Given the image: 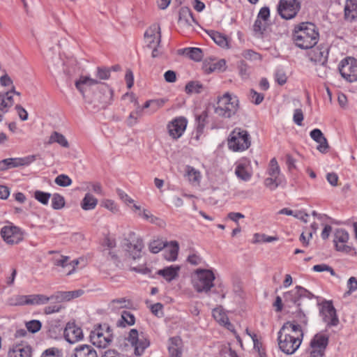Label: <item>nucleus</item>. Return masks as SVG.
Here are the masks:
<instances>
[{"label":"nucleus","instance_id":"25","mask_svg":"<svg viewBox=\"0 0 357 357\" xmlns=\"http://www.w3.org/2000/svg\"><path fill=\"white\" fill-rule=\"evenodd\" d=\"M73 357H98L95 349L88 344H81L74 349Z\"/></svg>","mask_w":357,"mask_h":357},{"label":"nucleus","instance_id":"49","mask_svg":"<svg viewBox=\"0 0 357 357\" xmlns=\"http://www.w3.org/2000/svg\"><path fill=\"white\" fill-rule=\"evenodd\" d=\"M54 182L61 187H68L72 184V179L66 174H60L56 177Z\"/></svg>","mask_w":357,"mask_h":357},{"label":"nucleus","instance_id":"19","mask_svg":"<svg viewBox=\"0 0 357 357\" xmlns=\"http://www.w3.org/2000/svg\"><path fill=\"white\" fill-rule=\"evenodd\" d=\"M186 126L187 121L185 118H176L167 126L169 134L173 139H178L184 132Z\"/></svg>","mask_w":357,"mask_h":357},{"label":"nucleus","instance_id":"23","mask_svg":"<svg viewBox=\"0 0 357 357\" xmlns=\"http://www.w3.org/2000/svg\"><path fill=\"white\" fill-rule=\"evenodd\" d=\"M168 351L169 357H182V340L179 337H173L169 338Z\"/></svg>","mask_w":357,"mask_h":357},{"label":"nucleus","instance_id":"13","mask_svg":"<svg viewBox=\"0 0 357 357\" xmlns=\"http://www.w3.org/2000/svg\"><path fill=\"white\" fill-rule=\"evenodd\" d=\"M3 241L9 245L17 244L23 240V232L20 228L13 226H4L1 230Z\"/></svg>","mask_w":357,"mask_h":357},{"label":"nucleus","instance_id":"58","mask_svg":"<svg viewBox=\"0 0 357 357\" xmlns=\"http://www.w3.org/2000/svg\"><path fill=\"white\" fill-rule=\"evenodd\" d=\"M96 75L100 79H107L110 76V71L106 68H98Z\"/></svg>","mask_w":357,"mask_h":357},{"label":"nucleus","instance_id":"21","mask_svg":"<svg viewBox=\"0 0 357 357\" xmlns=\"http://www.w3.org/2000/svg\"><path fill=\"white\" fill-rule=\"evenodd\" d=\"M8 356V357H31V348L26 343L15 344L9 349Z\"/></svg>","mask_w":357,"mask_h":357},{"label":"nucleus","instance_id":"45","mask_svg":"<svg viewBox=\"0 0 357 357\" xmlns=\"http://www.w3.org/2000/svg\"><path fill=\"white\" fill-rule=\"evenodd\" d=\"M213 316L214 319L222 325L229 324L228 318L221 309H214L213 311Z\"/></svg>","mask_w":357,"mask_h":357},{"label":"nucleus","instance_id":"61","mask_svg":"<svg viewBox=\"0 0 357 357\" xmlns=\"http://www.w3.org/2000/svg\"><path fill=\"white\" fill-rule=\"evenodd\" d=\"M164 78L167 82L173 83L176 80V74L173 70H167L164 74Z\"/></svg>","mask_w":357,"mask_h":357},{"label":"nucleus","instance_id":"40","mask_svg":"<svg viewBox=\"0 0 357 357\" xmlns=\"http://www.w3.org/2000/svg\"><path fill=\"white\" fill-rule=\"evenodd\" d=\"M183 54L188 56L190 59L199 61H201L203 57L202 51L201 49L197 47H188L183 50Z\"/></svg>","mask_w":357,"mask_h":357},{"label":"nucleus","instance_id":"5","mask_svg":"<svg viewBox=\"0 0 357 357\" xmlns=\"http://www.w3.org/2000/svg\"><path fill=\"white\" fill-rule=\"evenodd\" d=\"M238 108V100L229 93H225L218 99L215 113L222 118H230L236 114Z\"/></svg>","mask_w":357,"mask_h":357},{"label":"nucleus","instance_id":"20","mask_svg":"<svg viewBox=\"0 0 357 357\" xmlns=\"http://www.w3.org/2000/svg\"><path fill=\"white\" fill-rule=\"evenodd\" d=\"M309 52V57L311 61L315 63H319L324 64L326 62L328 56V46L320 44Z\"/></svg>","mask_w":357,"mask_h":357},{"label":"nucleus","instance_id":"17","mask_svg":"<svg viewBox=\"0 0 357 357\" xmlns=\"http://www.w3.org/2000/svg\"><path fill=\"white\" fill-rule=\"evenodd\" d=\"M64 337L70 344H75L84 337L82 330L74 322H68L64 330Z\"/></svg>","mask_w":357,"mask_h":357},{"label":"nucleus","instance_id":"24","mask_svg":"<svg viewBox=\"0 0 357 357\" xmlns=\"http://www.w3.org/2000/svg\"><path fill=\"white\" fill-rule=\"evenodd\" d=\"M195 22L192 13L188 7H182L179 10L178 24L183 27L192 26Z\"/></svg>","mask_w":357,"mask_h":357},{"label":"nucleus","instance_id":"12","mask_svg":"<svg viewBox=\"0 0 357 357\" xmlns=\"http://www.w3.org/2000/svg\"><path fill=\"white\" fill-rule=\"evenodd\" d=\"M36 160V155H31L24 158H10L0 161V171L27 166Z\"/></svg>","mask_w":357,"mask_h":357},{"label":"nucleus","instance_id":"56","mask_svg":"<svg viewBox=\"0 0 357 357\" xmlns=\"http://www.w3.org/2000/svg\"><path fill=\"white\" fill-rule=\"evenodd\" d=\"M141 116V109H137L135 112H132L130 114L128 123L130 126H132L137 123L138 117Z\"/></svg>","mask_w":357,"mask_h":357},{"label":"nucleus","instance_id":"43","mask_svg":"<svg viewBox=\"0 0 357 357\" xmlns=\"http://www.w3.org/2000/svg\"><path fill=\"white\" fill-rule=\"evenodd\" d=\"M31 305H44L51 301L50 296L43 294H31L30 295Z\"/></svg>","mask_w":357,"mask_h":357},{"label":"nucleus","instance_id":"22","mask_svg":"<svg viewBox=\"0 0 357 357\" xmlns=\"http://www.w3.org/2000/svg\"><path fill=\"white\" fill-rule=\"evenodd\" d=\"M310 135L314 141L319 144L317 149L319 152L325 153L328 151L329 145L321 130L315 128L310 132Z\"/></svg>","mask_w":357,"mask_h":357},{"label":"nucleus","instance_id":"3","mask_svg":"<svg viewBox=\"0 0 357 357\" xmlns=\"http://www.w3.org/2000/svg\"><path fill=\"white\" fill-rule=\"evenodd\" d=\"M319 31L316 26L310 22H301L294 26L292 40L298 47L307 50L314 47L318 43Z\"/></svg>","mask_w":357,"mask_h":357},{"label":"nucleus","instance_id":"47","mask_svg":"<svg viewBox=\"0 0 357 357\" xmlns=\"http://www.w3.org/2000/svg\"><path fill=\"white\" fill-rule=\"evenodd\" d=\"M202 89V84L199 82H190L185 86V92L187 93H198Z\"/></svg>","mask_w":357,"mask_h":357},{"label":"nucleus","instance_id":"32","mask_svg":"<svg viewBox=\"0 0 357 357\" xmlns=\"http://www.w3.org/2000/svg\"><path fill=\"white\" fill-rule=\"evenodd\" d=\"M132 305V303L129 299L126 298H119L113 299L109 304V307L116 311L122 308H129Z\"/></svg>","mask_w":357,"mask_h":357},{"label":"nucleus","instance_id":"4","mask_svg":"<svg viewBox=\"0 0 357 357\" xmlns=\"http://www.w3.org/2000/svg\"><path fill=\"white\" fill-rule=\"evenodd\" d=\"M228 148L234 152L247 150L251 145V137L249 132L240 128H234L227 139Z\"/></svg>","mask_w":357,"mask_h":357},{"label":"nucleus","instance_id":"34","mask_svg":"<svg viewBox=\"0 0 357 357\" xmlns=\"http://www.w3.org/2000/svg\"><path fill=\"white\" fill-rule=\"evenodd\" d=\"M97 204L98 199L91 194L86 193L82 201L81 206L84 211H89L94 209Z\"/></svg>","mask_w":357,"mask_h":357},{"label":"nucleus","instance_id":"28","mask_svg":"<svg viewBox=\"0 0 357 357\" xmlns=\"http://www.w3.org/2000/svg\"><path fill=\"white\" fill-rule=\"evenodd\" d=\"M165 258L168 261H175L177 259L178 252V243L176 241H170L166 246Z\"/></svg>","mask_w":357,"mask_h":357},{"label":"nucleus","instance_id":"39","mask_svg":"<svg viewBox=\"0 0 357 357\" xmlns=\"http://www.w3.org/2000/svg\"><path fill=\"white\" fill-rule=\"evenodd\" d=\"M267 174L269 176L283 178L280 174V169L278 161L275 158H272L269 162L268 167L267 169Z\"/></svg>","mask_w":357,"mask_h":357},{"label":"nucleus","instance_id":"16","mask_svg":"<svg viewBox=\"0 0 357 357\" xmlns=\"http://www.w3.org/2000/svg\"><path fill=\"white\" fill-rule=\"evenodd\" d=\"M349 236L347 231L342 229H337L334 233L333 242L335 248L339 252L349 253L351 250V247L347 245Z\"/></svg>","mask_w":357,"mask_h":357},{"label":"nucleus","instance_id":"42","mask_svg":"<svg viewBox=\"0 0 357 357\" xmlns=\"http://www.w3.org/2000/svg\"><path fill=\"white\" fill-rule=\"evenodd\" d=\"M284 181L283 178L269 176L264 180V185L271 190H275Z\"/></svg>","mask_w":357,"mask_h":357},{"label":"nucleus","instance_id":"2","mask_svg":"<svg viewBox=\"0 0 357 357\" xmlns=\"http://www.w3.org/2000/svg\"><path fill=\"white\" fill-rule=\"evenodd\" d=\"M301 324L296 321H287L280 329L278 342L280 349L286 354H293L299 348L303 337L301 324L306 326L307 319L301 312H298Z\"/></svg>","mask_w":357,"mask_h":357},{"label":"nucleus","instance_id":"62","mask_svg":"<svg viewBox=\"0 0 357 357\" xmlns=\"http://www.w3.org/2000/svg\"><path fill=\"white\" fill-rule=\"evenodd\" d=\"M347 287L349 289L348 294L357 290V279L355 277H351L347 282Z\"/></svg>","mask_w":357,"mask_h":357},{"label":"nucleus","instance_id":"30","mask_svg":"<svg viewBox=\"0 0 357 357\" xmlns=\"http://www.w3.org/2000/svg\"><path fill=\"white\" fill-rule=\"evenodd\" d=\"M344 15L348 20H354L357 17V0H346Z\"/></svg>","mask_w":357,"mask_h":357},{"label":"nucleus","instance_id":"38","mask_svg":"<svg viewBox=\"0 0 357 357\" xmlns=\"http://www.w3.org/2000/svg\"><path fill=\"white\" fill-rule=\"evenodd\" d=\"M235 174L238 178L244 181H249L252 177V172L248 171L245 165L242 163L237 165L235 169Z\"/></svg>","mask_w":357,"mask_h":357},{"label":"nucleus","instance_id":"63","mask_svg":"<svg viewBox=\"0 0 357 357\" xmlns=\"http://www.w3.org/2000/svg\"><path fill=\"white\" fill-rule=\"evenodd\" d=\"M188 261L190 264L196 266L202 263V259L200 256L197 255V254H192L188 256Z\"/></svg>","mask_w":357,"mask_h":357},{"label":"nucleus","instance_id":"53","mask_svg":"<svg viewBox=\"0 0 357 357\" xmlns=\"http://www.w3.org/2000/svg\"><path fill=\"white\" fill-rule=\"evenodd\" d=\"M266 22L263 21L262 20L257 17L255 22L253 29L255 32L261 34L263 31L266 29Z\"/></svg>","mask_w":357,"mask_h":357},{"label":"nucleus","instance_id":"9","mask_svg":"<svg viewBox=\"0 0 357 357\" xmlns=\"http://www.w3.org/2000/svg\"><path fill=\"white\" fill-rule=\"evenodd\" d=\"M338 69L343 78L350 82L357 81V60L353 57H347L342 60Z\"/></svg>","mask_w":357,"mask_h":357},{"label":"nucleus","instance_id":"55","mask_svg":"<svg viewBox=\"0 0 357 357\" xmlns=\"http://www.w3.org/2000/svg\"><path fill=\"white\" fill-rule=\"evenodd\" d=\"M68 293H66V291H57L55 294L50 296L51 300H56L58 302L68 301Z\"/></svg>","mask_w":357,"mask_h":357},{"label":"nucleus","instance_id":"29","mask_svg":"<svg viewBox=\"0 0 357 357\" xmlns=\"http://www.w3.org/2000/svg\"><path fill=\"white\" fill-rule=\"evenodd\" d=\"M68 257L59 256V257H54L52 259V262L54 266H61L62 268H66L68 266H72L73 269L67 273V275H70L72 273L73 271H74L75 266L78 264L79 261L73 260L70 263H68Z\"/></svg>","mask_w":357,"mask_h":357},{"label":"nucleus","instance_id":"41","mask_svg":"<svg viewBox=\"0 0 357 357\" xmlns=\"http://www.w3.org/2000/svg\"><path fill=\"white\" fill-rule=\"evenodd\" d=\"M185 172L188 179L190 183H199L200 182L202 176L199 171L192 167L187 166Z\"/></svg>","mask_w":357,"mask_h":357},{"label":"nucleus","instance_id":"31","mask_svg":"<svg viewBox=\"0 0 357 357\" xmlns=\"http://www.w3.org/2000/svg\"><path fill=\"white\" fill-rule=\"evenodd\" d=\"M14 103L13 96L10 93L0 94V116L8 112V108Z\"/></svg>","mask_w":357,"mask_h":357},{"label":"nucleus","instance_id":"64","mask_svg":"<svg viewBox=\"0 0 357 357\" xmlns=\"http://www.w3.org/2000/svg\"><path fill=\"white\" fill-rule=\"evenodd\" d=\"M59 350L54 348L48 349L45 351L41 357H60Z\"/></svg>","mask_w":357,"mask_h":357},{"label":"nucleus","instance_id":"6","mask_svg":"<svg viewBox=\"0 0 357 357\" xmlns=\"http://www.w3.org/2000/svg\"><path fill=\"white\" fill-rule=\"evenodd\" d=\"M215 275L208 269H197L192 278V283L194 289L199 293H208L214 286Z\"/></svg>","mask_w":357,"mask_h":357},{"label":"nucleus","instance_id":"7","mask_svg":"<svg viewBox=\"0 0 357 357\" xmlns=\"http://www.w3.org/2000/svg\"><path fill=\"white\" fill-rule=\"evenodd\" d=\"M126 340L134 348V354L137 356H142L145 349L150 345L148 337L144 333H139L137 329H131Z\"/></svg>","mask_w":357,"mask_h":357},{"label":"nucleus","instance_id":"18","mask_svg":"<svg viewBox=\"0 0 357 357\" xmlns=\"http://www.w3.org/2000/svg\"><path fill=\"white\" fill-rule=\"evenodd\" d=\"M145 42L149 47L160 46L161 42L160 27L158 24H152L144 33Z\"/></svg>","mask_w":357,"mask_h":357},{"label":"nucleus","instance_id":"52","mask_svg":"<svg viewBox=\"0 0 357 357\" xmlns=\"http://www.w3.org/2000/svg\"><path fill=\"white\" fill-rule=\"evenodd\" d=\"M250 98L252 103L259 105L263 101L264 96L262 93L257 92L254 89H251L250 92Z\"/></svg>","mask_w":357,"mask_h":357},{"label":"nucleus","instance_id":"50","mask_svg":"<svg viewBox=\"0 0 357 357\" xmlns=\"http://www.w3.org/2000/svg\"><path fill=\"white\" fill-rule=\"evenodd\" d=\"M26 327L29 332L35 333L40 330L42 324L39 320L33 319L26 322Z\"/></svg>","mask_w":357,"mask_h":357},{"label":"nucleus","instance_id":"1","mask_svg":"<svg viewBox=\"0 0 357 357\" xmlns=\"http://www.w3.org/2000/svg\"><path fill=\"white\" fill-rule=\"evenodd\" d=\"M77 89L82 94L85 102L93 105L98 109L100 105L104 107L112 100L113 91L105 83H99L97 79L87 76H81L75 82Z\"/></svg>","mask_w":357,"mask_h":357},{"label":"nucleus","instance_id":"44","mask_svg":"<svg viewBox=\"0 0 357 357\" xmlns=\"http://www.w3.org/2000/svg\"><path fill=\"white\" fill-rule=\"evenodd\" d=\"M166 246H167V243H165L160 239H157L152 241L149 243V248L152 253L156 254L161 251L163 248H166Z\"/></svg>","mask_w":357,"mask_h":357},{"label":"nucleus","instance_id":"59","mask_svg":"<svg viewBox=\"0 0 357 357\" xmlns=\"http://www.w3.org/2000/svg\"><path fill=\"white\" fill-rule=\"evenodd\" d=\"M270 16V10L268 7H263L260 9L257 17L263 21H267Z\"/></svg>","mask_w":357,"mask_h":357},{"label":"nucleus","instance_id":"46","mask_svg":"<svg viewBox=\"0 0 357 357\" xmlns=\"http://www.w3.org/2000/svg\"><path fill=\"white\" fill-rule=\"evenodd\" d=\"M65 205V200L63 196L59 194H54L52 199V207L54 209L59 210Z\"/></svg>","mask_w":357,"mask_h":357},{"label":"nucleus","instance_id":"15","mask_svg":"<svg viewBox=\"0 0 357 357\" xmlns=\"http://www.w3.org/2000/svg\"><path fill=\"white\" fill-rule=\"evenodd\" d=\"M328 344V336L323 333H317L311 340L310 351L317 356H324Z\"/></svg>","mask_w":357,"mask_h":357},{"label":"nucleus","instance_id":"54","mask_svg":"<svg viewBox=\"0 0 357 357\" xmlns=\"http://www.w3.org/2000/svg\"><path fill=\"white\" fill-rule=\"evenodd\" d=\"M312 269L314 271H316V272L328 271V272H330L331 275H335L333 269L331 266H329L328 265H326L325 264L314 265L313 266Z\"/></svg>","mask_w":357,"mask_h":357},{"label":"nucleus","instance_id":"48","mask_svg":"<svg viewBox=\"0 0 357 357\" xmlns=\"http://www.w3.org/2000/svg\"><path fill=\"white\" fill-rule=\"evenodd\" d=\"M50 197L51 194L49 192H45L40 190H36L34 192V198L44 205L48 204Z\"/></svg>","mask_w":357,"mask_h":357},{"label":"nucleus","instance_id":"11","mask_svg":"<svg viewBox=\"0 0 357 357\" xmlns=\"http://www.w3.org/2000/svg\"><path fill=\"white\" fill-rule=\"evenodd\" d=\"M300 7V3L296 0H280L278 11L282 18L290 20L296 15Z\"/></svg>","mask_w":357,"mask_h":357},{"label":"nucleus","instance_id":"36","mask_svg":"<svg viewBox=\"0 0 357 357\" xmlns=\"http://www.w3.org/2000/svg\"><path fill=\"white\" fill-rule=\"evenodd\" d=\"M135 316L128 311H123L120 319L117 321V326L120 327H126V325L132 326L135 324Z\"/></svg>","mask_w":357,"mask_h":357},{"label":"nucleus","instance_id":"33","mask_svg":"<svg viewBox=\"0 0 357 357\" xmlns=\"http://www.w3.org/2000/svg\"><path fill=\"white\" fill-rule=\"evenodd\" d=\"M30 295H15L8 300V303L12 306L31 305Z\"/></svg>","mask_w":357,"mask_h":357},{"label":"nucleus","instance_id":"57","mask_svg":"<svg viewBox=\"0 0 357 357\" xmlns=\"http://www.w3.org/2000/svg\"><path fill=\"white\" fill-rule=\"evenodd\" d=\"M293 120L296 125H302V122L303 121V113L301 109H296L294 110Z\"/></svg>","mask_w":357,"mask_h":357},{"label":"nucleus","instance_id":"26","mask_svg":"<svg viewBox=\"0 0 357 357\" xmlns=\"http://www.w3.org/2000/svg\"><path fill=\"white\" fill-rule=\"evenodd\" d=\"M179 270L178 266H170L159 270L158 274L162 276L167 282H171L178 277Z\"/></svg>","mask_w":357,"mask_h":357},{"label":"nucleus","instance_id":"37","mask_svg":"<svg viewBox=\"0 0 357 357\" xmlns=\"http://www.w3.org/2000/svg\"><path fill=\"white\" fill-rule=\"evenodd\" d=\"M208 34L211 38V39L219 46L222 47H227V38L223 34L215 31H208Z\"/></svg>","mask_w":357,"mask_h":357},{"label":"nucleus","instance_id":"10","mask_svg":"<svg viewBox=\"0 0 357 357\" xmlns=\"http://www.w3.org/2000/svg\"><path fill=\"white\" fill-rule=\"evenodd\" d=\"M319 306L320 316L322 321L326 324V326H337L340 321L332 302L325 301L320 303Z\"/></svg>","mask_w":357,"mask_h":357},{"label":"nucleus","instance_id":"51","mask_svg":"<svg viewBox=\"0 0 357 357\" xmlns=\"http://www.w3.org/2000/svg\"><path fill=\"white\" fill-rule=\"evenodd\" d=\"M226 68V61L225 59H220L219 61L211 63L209 66V70L213 71H222Z\"/></svg>","mask_w":357,"mask_h":357},{"label":"nucleus","instance_id":"35","mask_svg":"<svg viewBox=\"0 0 357 357\" xmlns=\"http://www.w3.org/2000/svg\"><path fill=\"white\" fill-rule=\"evenodd\" d=\"M53 143H57L65 148H68L69 146L68 142L64 135L56 131H54L51 134L47 142L48 144H52Z\"/></svg>","mask_w":357,"mask_h":357},{"label":"nucleus","instance_id":"8","mask_svg":"<svg viewBox=\"0 0 357 357\" xmlns=\"http://www.w3.org/2000/svg\"><path fill=\"white\" fill-rule=\"evenodd\" d=\"M90 340L93 345L99 348L107 347L112 342V335L109 328L99 325L91 332Z\"/></svg>","mask_w":357,"mask_h":357},{"label":"nucleus","instance_id":"14","mask_svg":"<svg viewBox=\"0 0 357 357\" xmlns=\"http://www.w3.org/2000/svg\"><path fill=\"white\" fill-rule=\"evenodd\" d=\"M144 243L141 238H137L132 242L126 240L123 245V250L126 252V258L132 260L141 258Z\"/></svg>","mask_w":357,"mask_h":357},{"label":"nucleus","instance_id":"60","mask_svg":"<svg viewBox=\"0 0 357 357\" xmlns=\"http://www.w3.org/2000/svg\"><path fill=\"white\" fill-rule=\"evenodd\" d=\"M15 109L17 112L18 116L22 121L28 119V113L26 109L20 105L15 106Z\"/></svg>","mask_w":357,"mask_h":357},{"label":"nucleus","instance_id":"27","mask_svg":"<svg viewBox=\"0 0 357 357\" xmlns=\"http://www.w3.org/2000/svg\"><path fill=\"white\" fill-rule=\"evenodd\" d=\"M301 292H305L303 287L296 286L294 289L284 293L283 298L284 301L296 304L299 299L301 298Z\"/></svg>","mask_w":357,"mask_h":357}]
</instances>
